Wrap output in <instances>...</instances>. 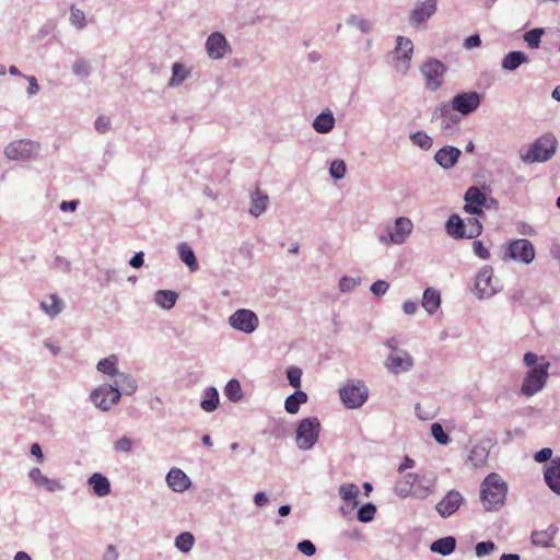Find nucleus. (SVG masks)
Listing matches in <instances>:
<instances>
[{"mask_svg":"<svg viewBox=\"0 0 560 560\" xmlns=\"http://www.w3.org/2000/svg\"><path fill=\"white\" fill-rule=\"evenodd\" d=\"M508 485L500 475L489 474L480 485V502L487 512L501 509L506 499Z\"/></svg>","mask_w":560,"mask_h":560,"instance_id":"1","label":"nucleus"},{"mask_svg":"<svg viewBox=\"0 0 560 560\" xmlns=\"http://www.w3.org/2000/svg\"><path fill=\"white\" fill-rule=\"evenodd\" d=\"M538 357L533 352H526L524 355L525 364L530 368V371L524 377L522 384V394L530 397L541 390L547 383L548 380V370L550 368V363L544 361L541 358V363L537 364Z\"/></svg>","mask_w":560,"mask_h":560,"instance_id":"2","label":"nucleus"},{"mask_svg":"<svg viewBox=\"0 0 560 560\" xmlns=\"http://www.w3.org/2000/svg\"><path fill=\"white\" fill-rule=\"evenodd\" d=\"M446 231L454 238H474L481 234L482 224L477 218L463 220L452 214L446 222Z\"/></svg>","mask_w":560,"mask_h":560,"instance_id":"3","label":"nucleus"},{"mask_svg":"<svg viewBox=\"0 0 560 560\" xmlns=\"http://www.w3.org/2000/svg\"><path fill=\"white\" fill-rule=\"evenodd\" d=\"M556 149V138L551 135H545L538 138L526 153L522 154V160L525 163L546 162L553 156Z\"/></svg>","mask_w":560,"mask_h":560,"instance_id":"4","label":"nucleus"},{"mask_svg":"<svg viewBox=\"0 0 560 560\" xmlns=\"http://www.w3.org/2000/svg\"><path fill=\"white\" fill-rule=\"evenodd\" d=\"M340 399L347 408L361 407L368 399V387L361 383L348 382L339 390Z\"/></svg>","mask_w":560,"mask_h":560,"instance_id":"5","label":"nucleus"},{"mask_svg":"<svg viewBox=\"0 0 560 560\" xmlns=\"http://www.w3.org/2000/svg\"><path fill=\"white\" fill-rule=\"evenodd\" d=\"M121 397V392L113 386V384L104 383L91 393L92 402L103 411L109 410L113 406L118 404Z\"/></svg>","mask_w":560,"mask_h":560,"instance_id":"6","label":"nucleus"},{"mask_svg":"<svg viewBox=\"0 0 560 560\" xmlns=\"http://www.w3.org/2000/svg\"><path fill=\"white\" fill-rule=\"evenodd\" d=\"M535 258V249L533 244L526 238L515 240L509 243L503 259H512L529 264Z\"/></svg>","mask_w":560,"mask_h":560,"instance_id":"7","label":"nucleus"},{"mask_svg":"<svg viewBox=\"0 0 560 560\" xmlns=\"http://www.w3.org/2000/svg\"><path fill=\"white\" fill-rule=\"evenodd\" d=\"M229 324L233 329L249 335L257 329L259 319L253 311L240 308L229 317Z\"/></svg>","mask_w":560,"mask_h":560,"instance_id":"8","label":"nucleus"},{"mask_svg":"<svg viewBox=\"0 0 560 560\" xmlns=\"http://www.w3.org/2000/svg\"><path fill=\"white\" fill-rule=\"evenodd\" d=\"M498 287L499 280L494 278L492 267H482L475 281L476 294L479 298H489L497 293Z\"/></svg>","mask_w":560,"mask_h":560,"instance_id":"9","label":"nucleus"},{"mask_svg":"<svg viewBox=\"0 0 560 560\" xmlns=\"http://www.w3.org/2000/svg\"><path fill=\"white\" fill-rule=\"evenodd\" d=\"M295 442L300 450L307 451L315 445V417L299 421L295 431Z\"/></svg>","mask_w":560,"mask_h":560,"instance_id":"10","label":"nucleus"},{"mask_svg":"<svg viewBox=\"0 0 560 560\" xmlns=\"http://www.w3.org/2000/svg\"><path fill=\"white\" fill-rule=\"evenodd\" d=\"M206 51L211 59H222L232 52V47L221 32L211 33L206 40Z\"/></svg>","mask_w":560,"mask_h":560,"instance_id":"11","label":"nucleus"},{"mask_svg":"<svg viewBox=\"0 0 560 560\" xmlns=\"http://www.w3.org/2000/svg\"><path fill=\"white\" fill-rule=\"evenodd\" d=\"M445 66L443 62L431 59L423 63L421 72L425 78L427 88L435 91L442 84V79L445 73Z\"/></svg>","mask_w":560,"mask_h":560,"instance_id":"12","label":"nucleus"},{"mask_svg":"<svg viewBox=\"0 0 560 560\" xmlns=\"http://www.w3.org/2000/svg\"><path fill=\"white\" fill-rule=\"evenodd\" d=\"M464 498L457 490H450L435 505L436 512L442 517L453 515L463 504Z\"/></svg>","mask_w":560,"mask_h":560,"instance_id":"13","label":"nucleus"},{"mask_svg":"<svg viewBox=\"0 0 560 560\" xmlns=\"http://www.w3.org/2000/svg\"><path fill=\"white\" fill-rule=\"evenodd\" d=\"M35 150V143L28 139H21L9 143L4 154L10 160H26Z\"/></svg>","mask_w":560,"mask_h":560,"instance_id":"14","label":"nucleus"},{"mask_svg":"<svg viewBox=\"0 0 560 560\" xmlns=\"http://www.w3.org/2000/svg\"><path fill=\"white\" fill-rule=\"evenodd\" d=\"M385 365L390 372L399 374L409 371L413 365V360L408 352L399 350L389 354Z\"/></svg>","mask_w":560,"mask_h":560,"instance_id":"15","label":"nucleus"},{"mask_svg":"<svg viewBox=\"0 0 560 560\" xmlns=\"http://www.w3.org/2000/svg\"><path fill=\"white\" fill-rule=\"evenodd\" d=\"M453 109L463 115H468L476 110L480 104V97L476 92H468L456 95L453 101Z\"/></svg>","mask_w":560,"mask_h":560,"instance_id":"16","label":"nucleus"},{"mask_svg":"<svg viewBox=\"0 0 560 560\" xmlns=\"http://www.w3.org/2000/svg\"><path fill=\"white\" fill-rule=\"evenodd\" d=\"M28 478L38 488H45L48 492L62 491L65 486L58 479H50L43 475L39 468H32Z\"/></svg>","mask_w":560,"mask_h":560,"instance_id":"17","label":"nucleus"},{"mask_svg":"<svg viewBox=\"0 0 560 560\" xmlns=\"http://www.w3.org/2000/svg\"><path fill=\"white\" fill-rule=\"evenodd\" d=\"M359 487L354 483H343L339 487V495L347 503V508L340 509L342 514L352 512L359 505Z\"/></svg>","mask_w":560,"mask_h":560,"instance_id":"18","label":"nucleus"},{"mask_svg":"<svg viewBox=\"0 0 560 560\" xmlns=\"http://www.w3.org/2000/svg\"><path fill=\"white\" fill-rule=\"evenodd\" d=\"M167 486L175 492H184L191 486L188 476L179 468L173 467L166 475Z\"/></svg>","mask_w":560,"mask_h":560,"instance_id":"19","label":"nucleus"},{"mask_svg":"<svg viewBox=\"0 0 560 560\" xmlns=\"http://www.w3.org/2000/svg\"><path fill=\"white\" fill-rule=\"evenodd\" d=\"M459 156V149L452 145H445L435 153L434 159L440 166H442L445 170H448L456 164Z\"/></svg>","mask_w":560,"mask_h":560,"instance_id":"20","label":"nucleus"},{"mask_svg":"<svg viewBox=\"0 0 560 560\" xmlns=\"http://www.w3.org/2000/svg\"><path fill=\"white\" fill-rule=\"evenodd\" d=\"M436 11V0H427L417 5L410 13V21L415 24H422L428 21Z\"/></svg>","mask_w":560,"mask_h":560,"instance_id":"21","label":"nucleus"},{"mask_svg":"<svg viewBox=\"0 0 560 560\" xmlns=\"http://www.w3.org/2000/svg\"><path fill=\"white\" fill-rule=\"evenodd\" d=\"M412 231V222L405 217L395 221L393 231L389 232V240L395 244H401Z\"/></svg>","mask_w":560,"mask_h":560,"instance_id":"22","label":"nucleus"},{"mask_svg":"<svg viewBox=\"0 0 560 560\" xmlns=\"http://www.w3.org/2000/svg\"><path fill=\"white\" fill-rule=\"evenodd\" d=\"M88 485L92 492L100 498L108 495L112 490L108 478L101 472L92 474L88 479Z\"/></svg>","mask_w":560,"mask_h":560,"instance_id":"23","label":"nucleus"},{"mask_svg":"<svg viewBox=\"0 0 560 560\" xmlns=\"http://www.w3.org/2000/svg\"><path fill=\"white\" fill-rule=\"evenodd\" d=\"M545 480L553 492L560 494V458L551 460L545 470Z\"/></svg>","mask_w":560,"mask_h":560,"instance_id":"24","label":"nucleus"},{"mask_svg":"<svg viewBox=\"0 0 560 560\" xmlns=\"http://www.w3.org/2000/svg\"><path fill=\"white\" fill-rule=\"evenodd\" d=\"M413 52V44L409 38L398 36L397 46L395 49V56L398 60H402L405 63L404 71L407 70L408 63Z\"/></svg>","mask_w":560,"mask_h":560,"instance_id":"25","label":"nucleus"},{"mask_svg":"<svg viewBox=\"0 0 560 560\" xmlns=\"http://www.w3.org/2000/svg\"><path fill=\"white\" fill-rule=\"evenodd\" d=\"M115 377L113 386H116V388L121 392V395L129 396L136 393L138 384L133 376L119 372Z\"/></svg>","mask_w":560,"mask_h":560,"instance_id":"26","label":"nucleus"},{"mask_svg":"<svg viewBox=\"0 0 560 560\" xmlns=\"http://www.w3.org/2000/svg\"><path fill=\"white\" fill-rule=\"evenodd\" d=\"M220 404L219 392L214 386H208L202 393L200 407L206 412H213L218 409Z\"/></svg>","mask_w":560,"mask_h":560,"instance_id":"27","label":"nucleus"},{"mask_svg":"<svg viewBox=\"0 0 560 560\" xmlns=\"http://www.w3.org/2000/svg\"><path fill=\"white\" fill-rule=\"evenodd\" d=\"M267 194L262 192L258 188L250 194V207L249 213L250 215L258 218L260 217L267 209L268 203Z\"/></svg>","mask_w":560,"mask_h":560,"instance_id":"28","label":"nucleus"},{"mask_svg":"<svg viewBox=\"0 0 560 560\" xmlns=\"http://www.w3.org/2000/svg\"><path fill=\"white\" fill-rule=\"evenodd\" d=\"M454 110L453 104L451 106L447 104H441L433 113V119L442 120L443 128H451L453 124L458 122V118L453 114Z\"/></svg>","mask_w":560,"mask_h":560,"instance_id":"29","label":"nucleus"},{"mask_svg":"<svg viewBox=\"0 0 560 560\" xmlns=\"http://www.w3.org/2000/svg\"><path fill=\"white\" fill-rule=\"evenodd\" d=\"M177 253L180 260L188 267L190 272L199 269V265L194 249L187 243L183 242L177 246Z\"/></svg>","mask_w":560,"mask_h":560,"instance_id":"30","label":"nucleus"},{"mask_svg":"<svg viewBox=\"0 0 560 560\" xmlns=\"http://www.w3.org/2000/svg\"><path fill=\"white\" fill-rule=\"evenodd\" d=\"M307 401V394L301 389L289 395L284 400V409L290 415L299 412L301 405Z\"/></svg>","mask_w":560,"mask_h":560,"instance_id":"31","label":"nucleus"},{"mask_svg":"<svg viewBox=\"0 0 560 560\" xmlns=\"http://www.w3.org/2000/svg\"><path fill=\"white\" fill-rule=\"evenodd\" d=\"M418 481V475L409 472L401 477L395 486V492L400 498L410 497L411 488Z\"/></svg>","mask_w":560,"mask_h":560,"instance_id":"32","label":"nucleus"},{"mask_svg":"<svg viewBox=\"0 0 560 560\" xmlns=\"http://www.w3.org/2000/svg\"><path fill=\"white\" fill-rule=\"evenodd\" d=\"M178 294L173 290H158L154 293V302L163 310H171L174 307Z\"/></svg>","mask_w":560,"mask_h":560,"instance_id":"33","label":"nucleus"},{"mask_svg":"<svg viewBox=\"0 0 560 560\" xmlns=\"http://www.w3.org/2000/svg\"><path fill=\"white\" fill-rule=\"evenodd\" d=\"M440 304H441L440 292L432 288H428L423 292L422 306L425 308V311L428 313L433 314L438 311V308L440 307Z\"/></svg>","mask_w":560,"mask_h":560,"instance_id":"34","label":"nucleus"},{"mask_svg":"<svg viewBox=\"0 0 560 560\" xmlns=\"http://www.w3.org/2000/svg\"><path fill=\"white\" fill-rule=\"evenodd\" d=\"M455 548L456 540L452 536L440 538L431 545V550L442 556L451 555Z\"/></svg>","mask_w":560,"mask_h":560,"instance_id":"35","label":"nucleus"},{"mask_svg":"<svg viewBox=\"0 0 560 560\" xmlns=\"http://www.w3.org/2000/svg\"><path fill=\"white\" fill-rule=\"evenodd\" d=\"M190 74V71L180 62H174L172 66V77L168 81L170 88L179 86Z\"/></svg>","mask_w":560,"mask_h":560,"instance_id":"36","label":"nucleus"},{"mask_svg":"<svg viewBox=\"0 0 560 560\" xmlns=\"http://www.w3.org/2000/svg\"><path fill=\"white\" fill-rule=\"evenodd\" d=\"M528 57L522 51H511L502 60V68L506 70H515L522 63L527 62Z\"/></svg>","mask_w":560,"mask_h":560,"instance_id":"37","label":"nucleus"},{"mask_svg":"<svg viewBox=\"0 0 560 560\" xmlns=\"http://www.w3.org/2000/svg\"><path fill=\"white\" fill-rule=\"evenodd\" d=\"M118 358L115 354L108 355L98 361L96 369L98 372L109 375L116 376L119 371L117 369Z\"/></svg>","mask_w":560,"mask_h":560,"instance_id":"38","label":"nucleus"},{"mask_svg":"<svg viewBox=\"0 0 560 560\" xmlns=\"http://www.w3.org/2000/svg\"><path fill=\"white\" fill-rule=\"evenodd\" d=\"M225 397L232 402H238L243 399V390L236 378L230 380L224 387Z\"/></svg>","mask_w":560,"mask_h":560,"instance_id":"39","label":"nucleus"},{"mask_svg":"<svg viewBox=\"0 0 560 560\" xmlns=\"http://www.w3.org/2000/svg\"><path fill=\"white\" fill-rule=\"evenodd\" d=\"M40 310L50 317H55L61 313V301L56 294H51L49 301H42L39 303Z\"/></svg>","mask_w":560,"mask_h":560,"instance_id":"40","label":"nucleus"},{"mask_svg":"<svg viewBox=\"0 0 560 560\" xmlns=\"http://www.w3.org/2000/svg\"><path fill=\"white\" fill-rule=\"evenodd\" d=\"M556 529L552 527L546 530H537L532 534V541L536 546L548 547L553 540Z\"/></svg>","mask_w":560,"mask_h":560,"instance_id":"41","label":"nucleus"},{"mask_svg":"<svg viewBox=\"0 0 560 560\" xmlns=\"http://www.w3.org/2000/svg\"><path fill=\"white\" fill-rule=\"evenodd\" d=\"M174 545L179 551L189 552L195 545V537L190 532H183L175 537Z\"/></svg>","mask_w":560,"mask_h":560,"instance_id":"42","label":"nucleus"},{"mask_svg":"<svg viewBox=\"0 0 560 560\" xmlns=\"http://www.w3.org/2000/svg\"><path fill=\"white\" fill-rule=\"evenodd\" d=\"M335 126V118L331 112H323L317 115V132H329Z\"/></svg>","mask_w":560,"mask_h":560,"instance_id":"43","label":"nucleus"},{"mask_svg":"<svg viewBox=\"0 0 560 560\" xmlns=\"http://www.w3.org/2000/svg\"><path fill=\"white\" fill-rule=\"evenodd\" d=\"M72 72L75 77L85 79L92 73L91 63L83 58H78L72 65Z\"/></svg>","mask_w":560,"mask_h":560,"instance_id":"44","label":"nucleus"},{"mask_svg":"<svg viewBox=\"0 0 560 560\" xmlns=\"http://www.w3.org/2000/svg\"><path fill=\"white\" fill-rule=\"evenodd\" d=\"M70 23L79 31L83 30L86 26V19L84 12L73 4L70 5Z\"/></svg>","mask_w":560,"mask_h":560,"instance_id":"45","label":"nucleus"},{"mask_svg":"<svg viewBox=\"0 0 560 560\" xmlns=\"http://www.w3.org/2000/svg\"><path fill=\"white\" fill-rule=\"evenodd\" d=\"M433 492V486L425 485L422 479L418 477V481L415 483V486L411 488L410 495H413L416 498L424 499L429 497Z\"/></svg>","mask_w":560,"mask_h":560,"instance_id":"46","label":"nucleus"},{"mask_svg":"<svg viewBox=\"0 0 560 560\" xmlns=\"http://www.w3.org/2000/svg\"><path fill=\"white\" fill-rule=\"evenodd\" d=\"M465 201L471 202L482 208L483 205L486 203V196L485 194L481 192L479 188L470 187L465 194Z\"/></svg>","mask_w":560,"mask_h":560,"instance_id":"47","label":"nucleus"},{"mask_svg":"<svg viewBox=\"0 0 560 560\" xmlns=\"http://www.w3.org/2000/svg\"><path fill=\"white\" fill-rule=\"evenodd\" d=\"M488 452L485 447L475 446L469 454V462L475 466L479 467L486 463Z\"/></svg>","mask_w":560,"mask_h":560,"instance_id":"48","label":"nucleus"},{"mask_svg":"<svg viewBox=\"0 0 560 560\" xmlns=\"http://www.w3.org/2000/svg\"><path fill=\"white\" fill-rule=\"evenodd\" d=\"M544 34L542 28H534L525 33L524 39L530 48H538Z\"/></svg>","mask_w":560,"mask_h":560,"instance_id":"49","label":"nucleus"},{"mask_svg":"<svg viewBox=\"0 0 560 560\" xmlns=\"http://www.w3.org/2000/svg\"><path fill=\"white\" fill-rule=\"evenodd\" d=\"M376 513V508L372 503H366L358 511V520L362 523L371 522Z\"/></svg>","mask_w":560,"mask_h":560,"instance_id":"50","label":"nucleus"},{"mask_svg":"<svg viewBox=\"0 0 560 560\" xmlns=\"http://www.w3.org/2000/svg\"><path fill=\"white\" fill-rule=\"evenodd\" d=\"M287 378L289 381V384L294 387V388H299L301 386V376H302V371L300 368L298 366H290L287 369Z\"/></svg>","mask_w":560,"mask_h":560,"instance_id":"51","label":"nucleus"},{"mask_svg":"<svg viewBox=\"0 0 560 560\" xmlns=\"http://www.w3.org/2000/svg\"><path fill=\"white\" fill-rule=\"evenodd\" d=\"M411 140L415 144L421 149L428 150L432 147V139L425 132L417 131L411 136Z\"/></svg>","mask_w":560,"mask_h":560,"instance_id":"52","label":"nucleus"},{"mask_svg":"<svg viewBox=\"0 0 560 560\" xmlns=\"http://www.w3.org/2000/svg\"><path fill=\"white\" fill-rule=\"evenodd\" d=\"M431 433L435 441L441 445H446L451 441L450 436L444 432L440 423H433L431 425Z\"/></svg>","mask_w":560,"mask_h":560,"instance_id":"53","label":"nucleus"},{"mask_svg":"<svg viewBox=\"0 0 560 560\" xmlns=\"http://www.w3.org/2000/svg\"><path fill=\"white\" fill-rule=\"evenodd\" d=\"M329 173L335 179H341L346 174V163L342 160L332 161Z\"/></svg>","mask_w":560,"mask_h":560,"instance_id":"54","label":"nucleus"},{"mask_svg":"<svg viewBox=\"0 0 560 560\" xmlns=\"http://www.w3.org/2000/svg\"><path fill=\"white\" fill-rule=\"evenodd\" d=\"M132 448V440L128 436H122L114 443V450L119 453H128Z\"/></svg>","mask_w":560,"mask_h":560,"instance_id":"55","label":"nucleus"},{"mask_svg":"<svg viewBox=\"0 0 560 560\" xmlns=\"http://www.w3.org/2000/svg\"><path fill=\"white\" fill-rule=\"evenodd\" d=\"M495 549V545L492 541H481L476 545V555L483 557L491 553Z\"/></svg>","mask_w":560,"mask_h":560,"instance_id":"56","label":"nucleus"},{"mask_svg":"<svg viewBox=\"0 0 560 560\" xmlns=\"http://www.w3.org/2000/svg\"><path fill=\"white\" fill-rule=\"evenodd\" d=\"M298 549L300 552H302L305 556L312 557L315 555V544L310 540L305 539L298 544Z\"/></svg>","mask_w":560,"mask_h":560,"instance_id":"57","label":"nucleus"},{"mask_svg":"<svg viewBox=\"0 0 560 560\" xmlns=\"http://www.w3.org/2000/svg\"><path fill=\"white\" fill-rule=\"evenodd\" d=\"M472 249L476 256H478L481 259H489L490 258V252L488 248L482 244L481 241H474L472 242Z\"/></svg>","mask_w":560,"mask_h":560,"instance_id":"58","label":"nucleus"},{"mask_svg":"<svg viewBox=\"0 0 560 560\" xmlns=\"http://www.w3.org/2000/svg\"><path fill=\"white\" fill-rule=\"evenodd\" d=\"M94 127L96 131L101 133H105L110 129V120L108 117L102 115L96 118L94 121Z\"/></svg>","mask_w":560,"mask_h":560,"instance_id":"59","label":"nucleus"},{"mask_svg":"<svg viewBox=\"0 0 560 560\" xmlns=\"http://www.w3.org/2000/svg\"><path fill=\"white\" fill-rule=\"evenodd\" d=\"M388 289L389 284L384 280H377L371 285V292L376 296L384 295Z\"/></svg>","mask_w":560,"mask_h":560,"instance_id":"60","label":"nucleus"},{"mask_svg":"<svg viewBox=\"0 0 560 560\" xmlns=\"http://www.w3.org/2000/svg\"><path fill=\"white\" fill-rule=\"evenodd\" d=\"M52 267L63 272L70 271V262L62 256L57 255L54 259Z\"/></svg>","mask_w":560,"mask_h":560,"instance_id":"61","label":"nucleus"},{"mask_svg":"<svg viewBox=\"0 0 560 560\" xmlns=\"http://www.w3.org/2000/svg\"><path fill=\"white\" fill-rule=\"evenodd\" d=\"M350 23L352 25L359 27L362 32H370L372 28L371 23L369 21L362 20L357 16H352L350 19Z\"/></svg>","mask_w":560,"mask_h":560,"instance_id":"62","label":"nucleus"},{"mask_svg":"<svg viewBox=\"0 0 560 560\" xmlns=\"http://www.w3.org/2000/svg\"><path fill=\"white\" fill-rule=\"evenodd\" d=\"M119 552L114 545H108L103 553L102 560H118Z\"/></svg>","mask_w":560,"mask_h":560,"instance_id":"63","label":"nucleus"},{"mask_svg":"<svg viewBox=\"0 0 560 560\" xmlns=\"http://www.w3.org/2000/svg\"><path fill=\"white\" fill-rule=\"evenodd\" d=\"M551 455H552L551 448L545 447V448H541L540 451H538L535 454L534 458L538 463H544V462H547L548 459H550Z\"/></svg>","mask_w":560,"mask_h":560,"instance_id":"64","label":"nucleus"}]
</instances>
